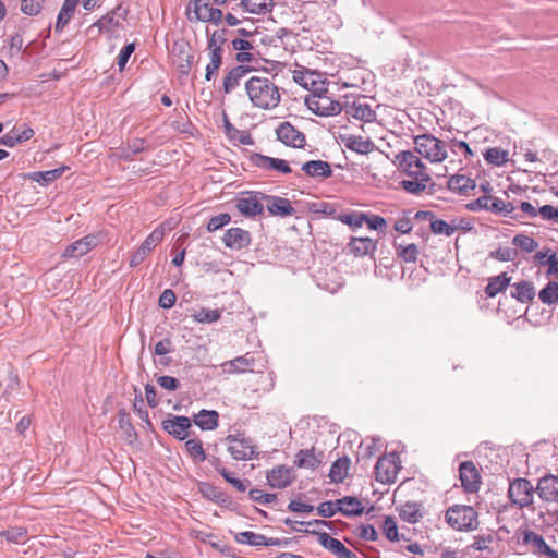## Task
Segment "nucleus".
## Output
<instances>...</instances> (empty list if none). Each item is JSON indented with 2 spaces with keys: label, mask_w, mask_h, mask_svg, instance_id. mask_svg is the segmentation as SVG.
<instances>
[{
  "label": "nucleus",
  "mask_w": 558,
  "mask_h": 558,
  "mask_svg": "<svg viewBox=\"0 0 558 558\" xmlns=\"http://www.w3.org/2000/svg\"><path fill=\"white\" fill-rule=\"evenodd\" d=\"M302 171L311 178L327 179L332 175V170L327 161L311 160L302 165Z\"/></svg>",
  "instance_id": "obj_25"
},
{
  "label": "nucleus",
  "mask_w": 558,
  "mask_h": 558,
  "mask_svg": "<svg viewBox=\"0 0 558 558\" xmlns=\"http://www.w3.org/2000/svg\"><path fill=\"white\" fill-rule=\"evenodd\" d=\"M347 148L359 153L361 155H366L374 150L375 146L373 142H347Z\"/></svg>",
  "instance_id": "obj_55"
},
{
  "label": "nucleus",
  "mask_w": 558,
  "mask_h": 558,
  "mask_svg": "<svg viewBox=\"0 0 558 558\" xmlns=\"http://www.w3.org/2000/svg\"><path fill=\"white\" fill-rule=\"evenodd\" d=\"M515 251L510 247H499L495 252L492 253V256L501 260V262H508L512 260L515 256Z\"/></svg>",
  "instance_id": "obj_61"
},
{
  "label": "nucleus",
  "mask_w": 558,
  "mask_h": 558,
  "mask_svg": "<svg viewBox=\"0 0 558 558\" xmlns=\"http://www.w3.org/2000/svg\"><path fill=\"white\" fill-rule=\"evenodd\" d=\"M288 509L292 512L311 513L314 510V507L300 500H292L288 505Z\"/></svg>",
  "instance_id": "obj_63"
},
{
  "label": "nucleus",
  "mask_w": 558,
  "mask_h": 558,
  "mask_svg": "<svg viewBox=\"0 0 558 558\" xmlns=\"http://www.w3.org/2000/svg\"><path fill=\"white\" fill-rule=\"evenodd\" d=\"M267 482L272 488H286L295 478L292 468L277 465L267 472Z\"/></svg>",
  "instance_id": "obj_15"
},
{
  "label": "nucleus",
  "mask_w": 558,
  "mask_h": 558,
  "mask_svg": "<svg viewBox=\"0 0 558 558\" xmlns=\"http://www.w3.org/2000/svg\"><path fill=\"white\" fill-rule=\"evenodd\" d=\"M0 536L5 537L8 542L13 544H24L27 541V529L24 526H13L1 531Z\"/></svg>",
  "instance_id": "obj_40"
},
{
  "label": "nucleus",
  "mask_w": 558,
  "mask_h": 558,
  "mask_svg": "<svg viewBox=\"0 0 558 558\" xmlns=\"http://www.w3.org/2000/svg\"><path fill=\"white\" fill-rule=\"evenodd\" d=\"M128 10L122 5H118L112 11L104 15L92 27H98L99 32L111 33L121 26L126 19Z\"/></svg>",
  "instance_id": "obj_11"
},
{
  "label": "nucleus",
  "mask_w": 558,
  "mask_h": 558,
  "mask_svg": "<svg viewBox=\"0 0 558 558\" xmlns=\"http://www.w3.org/2000/svg\"><path fill=\"white\" fill-rule=\"evenodd\" d=\"M447 523L458 531H469L476 525V512L471 506L453 505L446 511Z\"/></svg>",
  "instance_id": "obj_5"
},
{
  "label": "nucleus",
  "mask_w": 558,
  "mask_h": 558,
  "mask_svg": "<svg viewBox=\"0 0 558 558\" xmlns=\"http://www.w3.org/2000/svg\"><path fill=\"white\" fill-rule=\"evenodd\" d=\"M45 0H21V11L26 15H37L44 5Z\"/></svg>",
  "instance_id": "obj_52"
},
{
  "label": "nucleus",
  "mask_w": 558,
  "mask_h": 558,
  "mask_svg": "<svg viewBox=\"0 0 558 558\" xmlns=\"http://www.w3.org/2000/svg\"><path fill=\"white\" fill-rule=\"evenodd\" d=\"M95 246V236H84L70 244L63 252V258H77L86 255Z\"/></svg>",
  "instance_id": "obj_22"
},
{
  "label": "nucleus",
  "mask_w": 558,
  "mask_h": 558,
  "mask_svg": "<svg viewBox=\"0 0 558 558\" xmlns=\"http://www.w3.org/2000/svg\"><path fill=\"white\" fill-rule=\"evenodd\" d=\"M277 140H305V136L292 123L280 122L275 129Z\"/></svg>",
  "instance_id": "obj_34"
},
{
  "label": "nucleus",
  "mask_w": 558,
  "mask_h": 558,
  "mask_svg": "<svg viewBox=\"0 0 558 558\" xmlns=\"http://www.w3.org/2000/svg\"><path fill=\"white\" fill-rule=\"evenodd\" d=\"M191 425L192 423L189 417L180 415L167 418L162 422L163 429L180 440H184L189 437Z\"/></svg>",
  "instance_id": "obj_17"
},
{
  "label": "nucleus",
  "mask_w": 558,
  "mask_h": 558,
  "mask_svg": "<svg viewBox=\"0 0 558 558\" xmlns=\"http://www.w3.org/2000/svg\"><path fill=\"white\" fill-rule=\"evenodd\" d=\"M397 255L404 263H416L418 258V247L416 244L411 243L408 245L395 244Z\"/></svg>",
  "instance_id": "obj_38"
},
{
  "label": "nucleus",
  "mask_w": 558,
  "mask_h": 558,
  "mask_svg": "<svg viewBox=\"0 0 558 558\" xmlns=\"http://www.w3.org/2000/svg\"><path fill=\"white\" fill-rule=\"evenodd\" d=\"M338 507H339L338 500H336L335 502L333 501H325L318 506L317 512L322 517L330 518V517L335 515L337 512H339Z\"/></svg>",
  "instance_id": "obj_56"
},
{
  "label": "nucleus",
  "mask_w": 558,
  "mask_h": 558,
  "mask_svg": "<svg viewBox=\"0 0 558 558\" xmlns=\"http://www.w3.org/2000/svg\"><path fill=\"white\" fill-rule=\"evenodd\" d=\"M447 187L458 195L469 196L476 189V183L469 175L457 173L448 179Z\"/></svg>",
  "instance_id": "obj_20"
},
{
  "label": "nucleus",
  "mask_w": 558,
  "mask_h": 558,
  "mask_svg": "<svg viewBox=\"0 0 558 558\" xmlns=\"http://www.w3.org/2000/svg\"><path fill=\"white\" fill-rule=\"evenodd\" d=\"M509 283V278L505 274L492 278L486 286L485 292L489 298L496 296Z\"/></svg>",
  "instance_id": "obj_45"
},
{
  "label": "nucleus",
  "mask_w": 558,
  "mask_h": 558,
  "mask_svg": "<svg viewBox=\"0 0 558 558\" xmlns=\"http://www.w3.org/2000/svg\"><path fill=\"white\" fill-rule=\"evenodd\" d=\"M305 105L313 113L320 117H329L340 113L341 105L328 94L325 85L323 89L308 93L304 98Z\"/></svg>",
  "instance_id": "obj_3"
},
{
  "label": "nucleus",
  "mask_w": 558,
  "mask_h": 558,
  "mask_svg": "<svg viewBox=\"0 0 558 558\" xmlns=\"http://www.w3.org/2000/svg\"><path fill=\"white\" fill-rule=\"evenodd\" d=\"M350 465H351V460L348 457H342V458L337 459L331 464V468H330V471L328 474L330 481L332 483H337V484L342 483L349 474Z\"/></svg>",
  "instance_id": "obj_29"
},
{
  "label": "nucleus",
  "mask_w": 558,
  "mask_h": 558,
  "mask_svg": "<svg viewBox=\"0 0 558 558\" xmlns=\"http://www.w3.org/2000/svg\"><path fill=\"white\" fill-rule=\"evenodd\" d=\"M166 234V228L163 225L158 226L153 232L144 240L141 246L133 253L130 258V266L136 267L142 264L150 252L159 245Z\"/></svg>",
  "instance_id": "obj_7"
},
{
  "label": "nucleus",
  "mask_w": 558,
  "mask_h": 558,
  "mask_svg": "<svg viewBox=\"0 0 558 558\" xmlns=\"http://www.w3.org/2000/svg\"><path fill=\"white\" fill-rule=\"evenodd\" d=\"M235 207L245 217L259 216L264 211V206L255 192H244L235 202Z\"/></svg>",
  "instance_id": "obj_10"
},
{
  "label": "nucleus",
  "mask_w": 558,
  "mask_h": 558,
  "mask_svg": "<svg viewBox=\"0 0 558 558\" xmlns=\"http://www.w3.org/2000/svg\"><path fill=\"white\" fill-rule=\"evenodd\" d=\"M248 494L254 501L263 505L271 504L277 498L275 494L265 493L264 490L257 488L251 489Z\"/></svg>",
  "instance_id": "obj_54"
},
{
  "label": "nucleus",
  "mask_w": 558,
  "mask_h": 558,
  "mask_svg": "<svg viewBox=\"0 0 558 558\" xmlns=\"http://www.w3.org/2000/svg\"><path fill=\"white\" fill-rule=\"evenodd\" d=\"M399 517L409 523H417L423 518L422 507L417 502H405L399 508Z\"/></svg>",
  "instance_id": "obj_31"
},
{
  "label": "nucleus",
  "mask_w": 558,
  "mask_h": 558,
  "mask_svg": "<svg viewBox=\"0 0 558 558\" xmlns=\"http://www.w3.org/2000/svg\"><path fill=\"white\" fill-rule=\"evenodd\" d=\"M227 451L236 461H247L257 457V447L253 439L243 433L230 434L225 439Z\"/></svg>",
  "instance_id": "obj_4"
},
{
  "label": "nucleus",
  "mask_w": 558,
  "mask_h": 558,
  "mask_svg": "<svg viewBox=\"0 0 558 558\" xmlns=\"http://www.w3.org/2000/svg\"><path fill=\"white\" fill-rule=\"evenodd\" d=\"M339 220L351 228H361L366 220V214L364 213H349L341 214Z\"/></svg>",
  "instance_id": "obj_48"
},
{
  "label": "nucleus",
  "mask_w": 558,
  "mask_h": 558,
  "mask_svg": "<svg viewBox=\"0 0 558 558\" xmlns=\"http://www.w3.org/2000/svg\"><path fill=\"white\" fill-rule=\"evenodd\" d=\"M263 199L266 201L267 210L271 216L286 218L295 214V209L290 199L286 197L264 195Z\"/></svg>",
  "instance_id": "obj_14"
},
{
  "label": "nucleus",
  "mask_w": 558,
  "mask_h": 558,
  "mask_svg": "<svg viewBox=\"0 0 558 558\" xmlns=\"http://www.w3.org/2000/svg\"><path fill=\"white\" fill-rule=\"evenodd\" d=\"M319 544L338 558H357L356 554L347 548L339 539L333 538L328 533L318 534Z\"/></svg>",
  "instance_id": "obj_18"
},
{
  "label": "nucleus",
  "mask_w": 558,
  "mask_h": 558,
  "mask_svg": "<svg viewBox=\"0 0 558 558\" xmlns=\"http://www.w3.org/2000/svg\"><path fill=\"white\" fill-rule=\"evenodd\" d=\"M322 460L315 454L314 449L300 450L295 454L294 464L298 468L315 470Z\"/></svg>",
  "instance_id": "obj_30"
},
{
  "label": "nucleus",
  "mask_w": 558,
  "mask_h": 558,
  "mask_svg": "<svg viewBox=\"0 0 558 558\" xmlns=\"http://www.w3.org/2000/svg\"><path fill=\"white\" fill-rule=\"evenodd\" d=\"M399 169L407 178L400 184L408 193L418 195L423 193L430 183V175L421 160L412 153H403L397 157Z\"/></svg>",
  "instance_id": "obj_1"
},
{
  "label": "nucleus",
  "mask_w": 558,
  "mask_h": 558,
  "mask_svg": "<svg viewBox=\"0 0 558 558\" xmlns=\"http://www.w3.org/2000/svg\"><path fill=\"white\" fill-rule=\"evenodd\" d=\"M293 81L310 90V93L323 89V86L325 85L317 72L310 71L305 68L293 71Z\"/></svg>",
  "instance_id": "obj_16"
},
{
  "label": "nucleus",
  "mask_w": 558,
  "mask_h": 558,
  "mask_svg": "<svg viewBox=\"0 0 558 558\" xmlns=\"http://www.w3.org/2000/svg\"><path fill=\"white\" fill-rule=\"evenodd\" d=\"M461 485L466 493H476L481 486V475L472 461H464L459 466Z\"/></svg>",
  "instance_id": "obj_9"
},
{
  "label": "nucleus",
  "mask_w": 558,
  "mask_h": 558,
  "mask_svg": "<svg viewBox=\"0 0 558 558\" xmlns=\"http://www.w3.org/2000/svg\"><path fill=\"white\" fill-rule=\"evenodd\" d=\"M66 169H68L66 167H61V168H57V169H52V170H48V171H38V172L32 173L29 175V178L39 184L47 185L50 182H53L57 179H59L64 173V171Z\"/></svg>",
  "instance_id": "obj_36"
},
{
  "label": "nucleus",
  "mask_w": 558,
  "mask_h": 558,
  "mask_svg": "<svg viewBox=\"0 0 558 558\" xmlns=\"http://www.w3.org/2000/svg\"><path fill=\"white\" fill-rule=\"evenodd\" d=\"M231 221V216L227 213L219 214L209 219L207 223V230L209 232H215L220 228L227 226Z\"/></svg>",
  "instance_id": "obj_51"
},
{
  "label": "nucleus",
  "mask_w": 558,
  "mask_h": 558,
  "mask_svg": "<svg viewBox=\"0 0 558 558\" xmlns=\"http://www.w3.org/2000/svg\"><path fill=\"white\" fill-rule=\"evenodd\" d=\"M245 90L253 106L259 109L271 110L281 100L279 87L267 76L250 77L245 82Z\"/></svg>",
  "instance_id": "obj_2"
},
{
  "label": "nucleus",
  "mask_w": 558,
  "mask_h": 558,
  "mask_svg": "<svg viewBox=\"0 0 558 558\" xmlns=\"http://www.w3.org/2000/svg\"><path fill=\"white\" fill-rule=\"evenodd\" d=\"M348 247L354 256L363 257L373 254L377 250V241L368 236H353L348 243Z\"/></svg>",
  "instance_id": "obj_23"
},
{
  "label": "nucleus",
  "mask_w": 558,
  "mask_h": 558,
  "mask_svg": "<svg viewBox=\"0 0 558 558\" xmlns=\"http://www.w3.org/2000/svg\"><path fill=\"white\" fill-rule=\"evenodd\" d=\"M252 161L256 167L264 170H274L282 174H289L292 172L288 161L283 159L255 154L252 156Z\"/></svg>",
  "instance_id": "obj_19"
},
{
  "label": "nucleus",
  "mask_w": 558,
  "mask_h": 558,
  "mask_svg": "<svg viewBox=\"0 0 558 558\" xmlns=\"http://www.w3.org/2000/svg\"><path fill=\"white\" fill-rule=\"evenodd\" d=\"M383 532L385 536L392 542L399 541L398 535V525L396 520L392 517H386L383 525H381Z\"/></svg>",
  "instance_id": "obj_50"
},
{
  "label": "nucleus",
  "mask_w": 558,
  "mask_h": 558,
  "mask_svg": "<svg viewBox=\"0 0 558 558\" xmlns=\"http://www.w3.org/2000/svg\"><path fill=\"white\" fill-rule=\"evenodd\" d=\"M525 545L532 546L534 551L538 555L558 558V551L551 549L542 536H538L533 532H525Z\"/></svg>",
  "instance_id": "obj_26"
},
{
  "label": "nucleus",
  "mask_w": 558,
  "mask_h": 558,
  "mask_svg": "<svg viewBox=\"0 0 558 558\" xmlns=\"http://www.w3.org/2000/svg\"><path fill=\"white\" fill-rule=\"evenodd\" d=\"M222 242L226 247L230 250H243L247 247L252 242L251 233L239 227L228 229L223 236Z\"/></svg>",
  "instance_id": "obj_12"
},
{
  "label": "nucleus",
  "mask_w": 558,
  "mask_h": 558,
  "mask_svg": "<svg viewBox=\"0 0 558 558\" xmlns=\"http://www.w3.org/2000/svg\"><path fill=\"white\" fill-rule=\"evenodd\" d=\"M235 541L240 544H246L251 546L269 545L264 535L256 534L251 531L238 533L235 535Z\"/></svg>",
  "instance_id": "obj_43"
},
{
  "label": "nucleus",
  "mask_w": 558,
  "mask_h": 558,
  "mask_svg": "<svg viewBox=\"0 0 558 558\" xmlns=\"http://www.w3.org/2000/svg\"><path fill=\"white\" fill-rule=\"evenodd\" d=\"M76 5L73 4L70 1L64 0L61 10L58 14L57 22H56V29L62 31L64 26L70 22L72 19Z\"/></svg>",
  "instance_id": "obj_42"
},
{
  "label": "nucleus",
  "mask_w": 558,
  "mask_h": 558,
  "mask_svg": "<svg viewBox=\"0 0 558 558\" xmlns=\"http://www.w3.org/2000/svg\"><path fill=\"white\" fill-rule=\"evenodd\" d=\"M248 72L243 65L232 69L223 78L225 93L229 94L239 85L240 80Z\"/></svg>",
  "instance_id": "obj_35"
},
{
  "label": "nucleus",
  "mask_w": 558,
  "mask_h": 558,
  "mask_svg": "<svg viewBox=\"0 0 558 558\" xmlns=\"http://www.w3.org/2000/svg\"><path fill=\"white\" fill-rule=\"evenodd\" d=\"M393 228L399 233L408 234L412 231L413 223L411 218L404 215L396 220Z\"/></svg>",
  "instance_id": "obj_58"
},
{
  "label": "nucleus",
  "mask_w": 558,
  "mask_h": 558,
  "mask_svg": "<svg viewBox=\"0 0 558 558\" xmlns=\"http://www.w3.org/2000/svg\"><path fill=\"white\" fill-rule=\"evenodd\" d=\"M225 43V38L222 34L218 31L214 32L208 40V51L209 52H222V45Z\"/></svg>",
  "instance_id": "obj_57"
},
{
  "label": "nucleus",
  "mask_w": 558,
  "mask_h": 558,
  "mask_svg": "<svg viewBox=\"0 0 558 558\" xmlns=\"http://www.w3.org/2000/svg\"><path fill=\"white\" fill-rule=\"evenodd\" d=\"M401 470V459L397 452L383 454L375 465V478L381 484H392L396 482L398 473Z\"/></svg>",
  "instance_id": "obj_6"
},
{
  "label": "nucleus",
  "mask_w": 558,
  "mask_h": 558,
  "mask_svg": "<svg viewBox=\"0 0 558 558\" xmlns=\"http://www.w3.org/2000/svg\"><path fill=\"white\" fill-rule=\"evenodd\" d=\"M539 300L547 305L558 303V282L549 281L539 292Z\"/></svg>",
  "instance_id": "obj_41"
},
{
  "label": "nucleus",
  "mask_w": 558,
  "mask_h": 558,
  "mask_svg": "<svg viewBox=\"0 0 558 558\" xmlns=\"http://www.w3.org/2000/svg\"><path fill=\"white\" fill-rule=\"evenodd\" d=\"M537 493L546 501H558V477L544 476L538 481Z\"/></svg>",
  "instance_id": "obj_24"
},
{
  "label": "nucleus",
  "mask_w": 558,
  "mask_h": 558,
  "mask_svg": "<svg viewBox=\"0 0 558 558\" xmlns=\"http://www.w3.org/2000/svg\"><path fill=\"white\" fill-rule=\"evenodd\" d=\"M339 512L345 515H360L364 511L361 500L355 497H344L338 499Z\"/></svg>",
  "instance_id": "obj_32"
},
{
  "label": "nucleus",
  "mask_w": 558,
  "mask_h": 558,
  "mask_svg": "<svg viewBox=\"0 0 558 558\" xmlns=\"http://www.w3.org/2000/svg\"><path fill=\"white\" fill-rule=\"evenodd\" d=\"M135 50V45L134 44H128L126 46H124L122 48V50L120 51L119 56H118V66H119V70L122 71L125 66V64L128 63L131 54L134 52Z\"/></svg>",
  "instance_id": "obj_60"
},
{
  "label": "nucleus",
  "mask_w": 558,
  "mask_h": 558,
  "mask_svg": "<svg viewBox=\"0 0 558 558\" xmlns=\"http://www.w3.org/2000/svg\"><path fill=\"white\" fill-rule=\"evenodd\" d=\"M221 313L219 310H210V308H204L201 307L198 310H195L191 317L193 320L201 323V324H210L214 322H217L220 319Z\"/></svg>",
  "instance_id": "obj_37"
},
{
  "label": "nucleus",
  "mask_w": 558,
  "mask_h": 558,
  "mask_svg": "<svg viewBox=\"0 0 558 558\" xmlns=\"http://www.w3.org/2000/svg\"><path fill=\"white\" fill-rule=\"evenodd\" d=\"M222 63V52H209V63L206 66L205 78L210 81L218 72Z\"/></svg>",
  "instance_id": "obj_47"
},
{
  "label": "nucleus",
  "mask_w": 558,
  "mask_h": 558,
  "mask_svg": "<svg viewBox=\"0 0 558 558\" xmlns=\"http://www.w3.org/2000/svg\"><path fill=\"white\" fill-rule=\"evenodd\" d=\"M347 114L354 119L364 122H373L375 120V112L371 106L365 101H354L348 109Z\"/></svg>",
  "instance_id": "obj_28"
},
{
  "label": "nucleus",
  "mask_w": 558,
  "mask_h": 558,
  "mask_svg": "<svg viewBox=\"0 0 558 558\" xmlns=\"http://www.w3.org/2000/svg\"><path fill=\"white\" fill-rule=\"evenodd\" d=\"M365 223L372 230H379L387 225L385 218L377 215H366Z\"/></svg>",
  "instance_id": "obj_62"
},
{
  "label": "nucleus",
  "mask_w": 558,
  "mask_h": 558,
  "mask_svg": "<svg viewBox=\"0 0 558 558\" xmlns=\"http://www.w3.org/2000/svg\"><path fill=\"white\" fill-rule=\"evenodd\" d=\"M254 365L253 359L246 356H238L231 361L225 362L221 366L228 374L243 373L250 369Z\"/></svg>",
  "instance_id": "obj_33"
},
{
  "label": "nucleus",
  "mask_w": 558,
  "mask_h": 558,
  "mask_svg": "<svg viewBox=\"0 0 558 558\" xmlns=\"http://www.w3.org/2000/svg\"><path fill=\"white\" fill-rule=\"evenodd\" d=\"M468 208L473 211L485 209L494 214H509L514 209L511 203L494 197L493 195H483L476 198L468 205Z\"/></svg>",
  "instance_id": "obj_8"
},
{
  "label": "nucleus",
  "mask_w": 558,
  "mask_h": 558,
  "mask_svg": "<svg viewBox=\"0 0 558 558\" xmlns=\"http://www.w3.org/2000/svg\"><path fill=\"white\" fill-rule=\"evenodd\" d=\"M219 414L215 410H201L194 415V423L203 430H214L218 427Z\"/></svg>",
  "instance_id": "obj_27"
},
{
  "label": "nucleus",
  "mask_w": 558,
  "mask_h": 558,
  "mask_svg": "<svg viewBox=\"0 0 558 558\" xmlns=\"http://www.w3.org/2000/svg\"><path fill=\"white\" fill-rule=\"evenodd\" d=\"M416 150L432 162H440L447 157V142H414Z\"/></svg>",
  "instance_id": "obj_13"
},
{
  "label": "nucleus",
  "mask_w": 558,
  "mask_h": 558,
  "mask_svg": "<svg viewBox=\"0 0 558 558\" xmlns=\"http://www.w3.org/2000/svg\"><path fill=\"white\" fill-rule=\"evenodd\" d=\"M193 12L196 19L203 22L218 24L222 19V11L220 9L213 8L203 0H193Z\"/></svg>",
  "instance_id": "obj_21"
},
{
  "label": "nucleus",
  "mask_w": 558,
  "mask_h": 558,
  "mask_svg": "<svg viewBox=\"0 0 558 558\" xmlns=\"http://www.w3.org/2000/svg\"><path fill=\"white\" fill-rule=\"evenodd\" d=\"M185 449L189 456L196 462H204L206 460V453L203 448V444L199 439H189L185 444Z\"/></svg>",
  "instance_id": "obj_44"
},
{
  "label": "nucleus",
  "mask_w": 558,
  "mask_h": 558,
  "mask_svg": "<svg viewBox=\"0 0 558 558\" xmlns=\"http://www.w3.org/2000/svg\"><path fill=\"white\" fill-rule=\"evenodd\" d=\"M430 230L435 234L451 236L458 230V226L448 223L442 219L435 218L432 220Z\"/></svg>",
  "instance_id": "obj_46"
},
{
  "label": "nucleus",
  "mask_w": 558,
  "mask_h": 558,
  "mask_svg": "<svg viewBox=\"0 0 558 558\" xmlns=\"http://www.w3.org/2000/svg\"><path fill=\"white\" fill-rule=\"evenodd\" d=\"M360 530V536L365 541H376L378 537L376 529L371 524L362 525Z\"/></svg>",
  "instance_id": "obj_64"
},
{
  "label": "nucleus",
  "mask_w": 558,
  "mask_h": 558,
  "mask_svg": "<svg viewBox=\"0 0 558 558\" xmlns=\"http://www.w3.org/2000/svg\"><path fill=\"white\" fill-rule=\"evenodd\" d=\"M220 475L231 484L238 492H245L247 486L239 478H235L231 472H229L226 468L221 466L217 469Z\"/></svg>",
  "instance_id": "obj_53"
},
{
  "label": "nucleus",
  "mask_w": 558,
  "mask_h": 558,
  "mask_svg": "<svg viewBox=\"0 0 558 558\" xmlns=\"http://www.w3.org/2000/svg\"><path fill=\"white\" fill-rule=\"evenodd\" d=\"M487 162L501 166L508 161V151L500 148H490L485 154Z\"/></svg>",
  "instance_id": "obj_49"
},
{
  "label": "nucleus",
  "mask_w": 558,
  "mask_h": 558,
  "mask_svg": "<svg viewBox=\"0 0 558 558\" xmlns=\"http://www.w3.org/2000/svg\"><path fill=\"white\" fill-rule=\"evenodd\" d=\"M35 135V132L26 123L15 124L10 132L1 140H31Z\"/></svg>",
  "instance_id": "obj_39"
},
{
  "label": "nucleus",
  "mask_w": 558,
  "mask_h": 558,
  "mask_svg": "<svg viewBox=\"0 0 558 558\" xmlns=\"http://www.w3.org/2000/svg\"><path fill=\"white\" fill-rule=\"evenodd\" d=\"M175 301H177L175 293L170 289H166L160 294L158 303H159V306L162 308H171L175 304Z\"/></svg>",
  "instance_id": "obj_59"
}]
</instances>
